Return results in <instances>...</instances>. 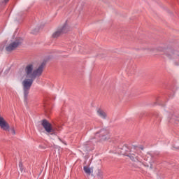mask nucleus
Returning <instances> with one entry per match:
<instances>
[{
  "label": "nucleus",
  "mask_w": 179,
  "mask_h": 179,
  "mask_svg": "<svg viewBox=\"0 0 179 179\" xmlns=\"http://www.w3.org/2000/svg\"><path fill=\"white\" fill-rule=\"evenodd\" d=\"M99 134L101 136V139H108V137H104L108 134V131H107L106 129H101L99 132L96 134V136H99Z\"/></svg>",
  "instance_id": "nucleus-9"
},
{
  "label": "nucleus",
  "mask_w": 179,
  "mask_h": 179,
  "mask_svg": "<svg viewBox=\"0 0 179 179\" xmlns=\"http://www.w3.org/2000/svg\"><path fill=\"white\" fill-rule=\"evenodd\" d=\"M129 149L125 145L115 144L113 147V153L115 155H127Z\"/></svg>",
  "instance_id": "nucleus-4"
},
{
  "label": "nucleus",
  "mask_w": 179,
  "mask_h": 179,
  "mask_svg": "<svg viewBox=\"0 0 179 179\" xmlns=\"http://www.w3.org/2000/svg\"><path fill=\"white\" fill-rule=\"evenodd\" d=\"M5 2H9V0H4Z\"/></svg>",
  "instance_id": "nucleus-18"
},
{
  "label": "nucleus",
  "mask_w": 179,
  "mask_h": 179,
  "mask_svg": "<svg viewBox=\"0 0 179 179\" xmlns=\"http://www.w3.org/2000/svg\"><path fill=\"white\" fill-rule=\"evenodd\" d=\"M164 50H165V48L163 47H158L157 48V51H159V52H164Z\"/></svg>",
  "instance_id": "nucleus-15"
},
{
  "label": "nucleus",
  "mask_w": 179,
  "mask_h": 179,
  "mask_svg": "<svg viewBox=\"0 0 179 179\" xmlns=\"http://www.w3.org/2000/svg\"><path fill=\"white\" fill-rule=\"evenodd\" d=\"M0 128L3 129V131H10V127L9 126V123L5 121V119L0 116Z\"/></svg>",
  "instance_id": "nucleus-7"
},
{
  "label": "nucleus",
  "mask_w": 179,
  "mask_h": 179,
  "mask_svg": "<svg viewBox=\"0 0 179 179\" xmlns=\"http://www.w3.org/2000/svg\"><path fill=\"white\" fill-rule=\"evenodd\" d=\"M22 43H23V39L19 38L12 43H10L8 46L6 48V51L10 52L13 51V50H16L19 45H22Z\"/></svg>",
  "instance_id": "nucleus-6"
},
{
  "label": "nucleus",
  "mask_w": 179,
  "mask_h": 179,
  "mask_svg": "<svg viewBox=\"0 0 179 179\" xmlns=\"http://www.w3.org/2000/svg\"><path fill=\"white\" fill-rule=\"evenodd\" d=\"M41 124L48 134H50V135H57V129L52 127V124L49 123L47 120H43Z\"/></svg>",
  "instance_id": "nucleus-3"
},
{
  "label": "nucleus",
  "mask_w": 179,
  "mask_h": 179,
  "mask_svg": "<svg viewBox=\"0 0 179 179\" xmlns=\"http://www.w3.org/2000/svg\"><path fill=\"white\" fill-rule=\"evenodd\" d=\"M19 168H20L21 173H23L24 168L23 167V163H22V162H19Z\"/></svg>",
  "instance_id": "nucleus-13"
},
{
  "label": "nucleus",
  "mask_w": 179,
  "mask_h": 179,
  "mask_svg": "<svg viewBox=\"0 0 179 179\" xmlns=\"http://www.w3.org/2000/svg\"><path fill=\"white\" fill-rule=\"evenodd\" d=\"M97 176L99 177V178H103V172L101 170H98V173Z\"/></svg>",
  "instance_id": "nucleus-14"
},
{
  "label": "nucleus",
  "mask_w": 179,
  "mask_h": 179,
  "mask_svg": "<svg viewBox=\"0 0 179 179\" xmlns=\"http://www.w3.org/2000/svg\"><path fill=\"white\" fill-rule=\"evenodd\" d=\"M123 94H124V96H125L126 97H128V96H129V94H130V93L129 92V91H124V92H123Z\"/></svg>",
  "instance_id": "nucleus-16"
},
{
  "label": "nucleus",
  "mask_w": 179,
  "mask_h": 179,
  "mask_svg": "<svg viewBox=\"0 0 179 179\" xmlns=\"http://www.w3.org/2000/svg\"><path fill=\"white\" fill-rule=\"evenodd\" d=\"M69 31V26L66 22L64 26L59 28L55 33L52 34L53 38H57V37H59L61 34H64V33H68Z\"/></svg>",
  "instance_id": "nucleus-5"
},
{
  "label": "nucleus",
  "mask_w": 179,
  "mask_h": 179,
  "mask_svg": "<svg viewBox=\"0 0 179 179\" xmlns=\"http://www.w3.org/2000/svg\"><path fill=\"white\" fill-rule=\"evenodd\" d=\"M44 66H45V62H43L39 66L33 71V64H28L24 69L26 78L22 82L23 90H24V99L25 103H27L29 93L30 92V87L33 85V82L36 78H40L43 75V71H44Z\"/></svg>",
  "instance_id": "nucleus-1"
},
{
  "label": "nucleus",
  "mask_w": 179,
  "mask_h": 179,
  "mask_svg": "<svg viewBox=\"0 0 179 179\" xmlns=\"http://www.w3.org/2000/svg\"><path fill=\"white\" fill-rule=\"evenodd\" d=\"M11 134H12L13 135H16V131H15V128H13V129H11Z\"/></svg>",
  "instance_id": "nucleus-17"
},
{
  "label": "nucleus",
  "mask_w": 179,
  "mask_h": 179,
  "mask_svg": "<svg viewBox=\"0 0 179 179\" xmlns=\"http://www.w3.org/2000/svg\"><path fill=\"white\" fill-rule=\"evenodd\" d=\"M141 153V150H139L138 146L132 145L131 148L129 150V153H127L128 157L132 160V162H135L138 163V167H141V166H146L147 167H150V169H153V164L152 159H153V156L150 155V153H148L144 158V160L148 162L149 164H145L143 163L142 159L139 158V154Z\"/></svg>",
  "instance_id": "nucleus-2"
},
{
  "label": "nucleus",
  "mask_w": 179,
  "mask_h": 179,
  "mask_svg": "<svg viewBox=\"0 0 179 179\" xmlns=\"http://www.w3.org/2000/svg\"><path fill=\"white\" fill-rule=\"evenodd\" d=\"M97 113L101 117V118H106V117H107V114L106 113V112H104L101 109L98 110Z\"/></svg>",
  "instance_id": "nucleus-10"
},
{
  "label": "nucleus",
  "mask_w": 179,
  "mask_h": 179,
  "mask_svg": "<svg viewBox=\"0 0 179 179\" xmlns=\"http://www.w3.org/2000/svg\"><path fill=\"white\" fill-rule=\"evenodd\" d=\"M171 59L174 60L175 64L179 65V52L174 51L171 53V57H170Z\"/></svg>",
  "instance_id": "nucleus-8"
},
{
  "label": "nucleus",
  "mask_w": 179,
  "mask_h": 179,
  "mask_svg": "<svg viewBox=\"0 0 179 179\" xmlns=\"http://www.w3.org/2000/svg\"><path fill=\"white\" fill-rule=\"evenodd\" d=\"M141 150H143V148H141Z\"/></svg>",
  "instance_id": "nucleus-19"
},
{
  "label": "nucleus",
  "mask_w": 179,
  "mask_h": 179,
  "mask_svg": "<svg viewBox=\"0 0 179 179\" xmlns=\"http://www.w3.org/2000/svg\"><path fill=\"white\" fill-rule=\"evenodd\" d=\"M83 170H84L85 173L86 174H87L88 176H90V174H92V170L90 169V168H89L87 166H84Z\"/></svg>",
  "instance_id": "nucleus-11"
},
{
  "label": "nucleus",
  "mask_w": 179,
  "mask_h": 179,
  "mask_svg": "<svg viewBox=\"0 0 179 179\" xmlns=\"http://www.w3.org/2000/svg\"><path fill=\"white\" fill-rule=\"evenodd\" d=\"M144 51H147V52H155V50L153 48L146 47L144 49Z\"/></svg>",
  "instance_id": "nucleus-12"
}]
</instances>
